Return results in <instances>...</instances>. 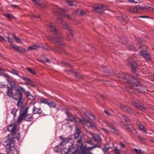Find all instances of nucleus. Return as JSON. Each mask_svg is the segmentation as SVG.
<instances>
[{"label": "nucleus", "instance_id": "f257e3e1", "mask_svg": "<svg viewBox=\"0 0 154 154\" xmlns=\"http://www.w3.org/2000/svg\"><path fill=\"white\" fill-rule=\"evenodd\" d=\"M122 78L126 80V82L129 84L131 88L136 90L142 93H147V90L146 87L139 86L135 83L130 81L129 80L131 79L132 77L126 74L124 76H122Z\"/></svg>", "mask_w": 154, "mask_h": 154}, {"label": "nucleus", "instance_id": "f03ea898", "mask_svg": "<svg viewBox=\"0 0 154 154\" xmlns=\"http://www.w3.org/2000/svg\"><path fill=\"white\" fill-rule=\"evenodd\" d=\"M68 148H63L62 150H61V152L62 154H66L69 152V154H74L75 153H78L79 149L78 147L76 145L75 147L73 146V144H72L71 147H69V145Z\"/></svg>", "mask_w": 154, "mask_h": 154}, {"label": "nucleus", "instance_id": "7ed1b4c3", "mask_svg": "<svg viewBox=\"0 0 154 154\" xmlns=\"http://www.w3.org/2000/svg\"><path fill=\"white\" fill-rule=\"evenodd\" d=\"M74 120L77 123L81 122L82 124L86 125L90 128H93L95 127V125L94 124L89 121L88 120L83 118L80 119L78 118H74Z\"/></svg>", "mask_w": 154, "mask_h": 154}, {"label": "nucleus", "instance_id": "20e7f679", "mask_svg": "<svg viewBox=\"0 0 154 154\" xmlns=\"http://www.w3.org/2000/svg\"><path fill=\"white\" fill-rule=\"evenodd\" d=\"M24 88L22 87H18L15 89L16 92L14 94L12 98L15 100H17L19 98L22 97V91H23Z\"/></svg>", "mask_w": 154, "mask_h": 154}, {"label": "nucleus", "instance_id": "39448f33", "mask_svg": "<svg viewBox=\"0 0 154 154\" xmlns=\"http://www.w3.org/2000/svg\"><path fill=\"white\" fill-rule=\"evenodd\" d=\"M3 145L8 149L13 147L14 146V143L13 140L7 137L5 139V141L3 143Z\"/></svg>", "mask_w": 154, "mask_h": 154}, {"label": "nucleus", "instance_id": "423d86ee", "mask_svg": "<svg viewBox=\"0 0 154 154\" xmlns=\"http://www.w3.org/2000/svg\"><path fill=\"white\" fill-rule=\"evenodd\" d=\"M97 147H99L98 146H94L92 147H87L86 146H81V149H79V152L77 153V154H79V152L80 151L81 154H87L89 150H91L94 148Z\"/></svg>", "mask_w": 154, "mask_h": 154}, {"label": "nucleus", "instance_id": "0eeeda50", "mask_svg": "<svg viewBox=\"0 0 154 154\" xmlns=\"http://www.w3.org/2000/svg\"><path fill=\"white\" fill-rule=\"evenodd\" d=\"M58 21L59 22H61L62 26L64 28L68 30V32L69 34V37H72L73 36V31L71 29H69V26L67 25V23L64 22L63 21L62 19L59 18H58Z\"/></svg>", "mask_w": 154, "mask_h": 154}, {"label": "nucleus", "instance_id": "6e6552de", "mask_svg": "<svg viewBox=\"0 0 154 154\" xmlns=\"http://www.w3.org/2000/svg\"><path fill=\"white\" fill-rule=\"evenodd\" d=\"M140 55L146 59L148 60H149L150 59V55L146 51V50L145 51L141 50L140 53Z\"/></svg>", "mask_w": 154, "mask_h": 154}, {"label": "nucleus", "instance_id": "1a4fd4ad", "mask_svg": "<svg viewBox=\"0 0 154 154\" xmlns=\"http://www.w3.org/2000/svg\"><path fill=\"white\" fill-rule=\"evenodd\" d=\"M28 109L27 108H25L23 111V113L21 114L19 116L17 122L18 123L20 122L23 119H25L24 116L25 114H26L27 113Z\"/></svg>", "mask_w": 154, "mask_h": 154}, {"label": "nucleus", "instance_id": "9d476101", "mask_svg": "<svg viewBox=\"0 0 154 154\" xmlns=\"http://www.w3.org/2000/svg\"><path fill=\"white\" fill-rule=\"evenodd\" d=\"M107 7L104 6L103 5H99L96 8L95 11L98 12H101L103 10H107Z\"/></svg>", "mask_w": 154, "mask_h": 154}, {"label": "nucleus", "instance_id": "9b49d317", "mask_svg": "<svg viewBox=\"0 0 154 154\" xmlns=\"http://www.w3.org/2000/svg\"><path fill=\"white\" fill-rule=\"evenodd\" d=\"M141 6L140 5H136V7L131 8L129 10V11L131 13H137L138 9H141Z\"/></svg>", "mask_w": 154, "mask_h": 154}, {"label": "nucleus", "instance_id": "f8f14e48", "mask_svg": "<svg viewBox=\"0 0 154 154\" xmlns=\"http://www.w3.org/2000/svg\"><path fill=\"white\" fill-rule=\"evenodd\" d=\"M16 128V125L15 124H11L8 126V130L9 131L13 133H14L15 132Z\"/></svg>", "mask_w": 154, "mask_h": 154}, {"label": "nucleus", "instance_id": "ddd939ff", "mask_svg": "<svg viewBox=\"0 0 154 154\" xmlns=\"http://www.w3.org/2000/svg\"><path fill=\"white\" fill-rule=\"evenodd\" d=\"M60 139L63 140V141L61 142L59 146H63L66 144L67 143L69 142V141L71 140V139L69 138H64L62 136H60Z\"/></svg>", "mask_w": 154, "mask_h": 154}, {"label": "nucleus", "instance_id": "4468645a", "mask_svg": "<svg viewBox=\"0 0 154 154\" xmlns=\"http://www.w3.org/2000/svg\"><path fill=\"white\" fill-rule=\"evenodd\" d=\"M7 95L9 97L12 98L14 94L12 92V88L11 87H7Z\"/></svg>", "mask_w": 154, "mask_h": 154}, {"label": "nucleus", "instance_id": "2eb2a0df", "mask_svg": "<svg viewBox=\"0 0 154 154\" xmlns=\"http://www.w3.org/2000/svg\"><path fill=\"white\" fill-rule=\"evenodd\" d=\"M23 92L28 98L30 100H32L33 99V97L30 94L29 91H26L24 89H23Z\"/></svg>", "mask_w": 154, "mask_h": 154}, {"label": "nucleus", "instance_id": "dca6fc26", "mask_svg": "<svg viewBox=\"0 0 154 154\" xmlns=\"http://www.w3.org/2000/svg\"><path fill=\"white\" fill-rule=\"evenodd\" d=\"M82 140L81 138H80V139L79 140L77 141V143H78V144H76L74 145H73V146L74 147H75L77 145V146L78 147V149H79H79H81V146H84L83 145L82 143Z\"/></svg>", "mask_w": 154, "mask_h": 154}, {"label": "nucleus", "instance_id": "f3484780", "mask_svg": "<svg viewBox=\"0 0 154 154\" xmlns=\"http://www.w3.org/2000/svg\"><path fill=\"white\" fill-rule=\"evenodd\" d=\"M121 108L124 111H126L130 113H131V112L132 111V109L131 108L125 106L123 105H122L121 106Z\"/></svg>", "mask_w": 154, "mask_h": 154}, {"label": "nucleus", "instance_id": "a211bd4d", "mask_svg": "<svg viewBox=\"0 0 154 154\" xmlns=\"http://www.w3.org/2000/svg\"><path fill=\"white\" fill-rule=\"evenodd\" d=\"M25 120L27 121H30L33 119L32 116L31 114L25 115L24 116Z\"/></svg>", "mask_w": 154, "mask_h": 154}, {"label": "nucleus", "instance_id": "6ab92c4d", "mask_svg": "<svg viewBox=\"0 0 154 154\" xmlns=\"http://www.w3.org/2000/svg\"><path fill=\"white\" fill-rule=\"evenodd\" d=\"M23 101V97L19 98V100L17 104V106L18 107L21 108L22 107Z\"/></svg>", "mask_w": 154, "mask_h": 154}, {"label": "nucleus", "instance_id": "aec40b11", "mask_svg": "<svg viewBox=\"0 0 154 154\" xmlns=\"http://www.w3.org/2000/svg\"><path fill=\"white\" fill-rule=\"evenodd\" d=\"M41 112L40 109L37 108L35 107H34L33 109V112L34 114H40Z\"/></svg>", "mask_w": 154, "mask_h": 154}, {"label": "nucleus", "instance_id": "412c9836", "mask_svg": "<svg viewBox=\"0 0 154 154\" xmlns=\"http://www.w3.org/2000/svg\"><path fill=\"white\" fill-rule=\"evenodd\" d=\"M48 26L51 29V31L54 32H56L57 31L56 28L55 26L53 24L50 23L49 24Z\"/></svg>", "mask_w": 154, "mask_h": 154}, {"label": "nucleus", "instance_id": "4be33fe9", "mask_svg": "<svg viewBox=\"0 0 154 154\" xmlns=\"http://www.w3.org/2000/svg\"><path fill=\"white\" fill-rule=\"evenodd\" d=\"M39 47V46L38 45H33L32 46H29L27 49L29 50H35L36 49Z\"/></svg>", "mask_w": 154, "mask_h": 154}, {"label": "nucleus", "instance_id": "5701e85b", "mask_svg": "<svg viewBox=\"0 0 154 154\" xmlns=\"http://www.w3.org/2000/svg\"><path fill=\"white\" fill-rule=\"evenodd\" d=\"M93 137L94 140L96 141L99 142L101 140L99 136L96 134H93Z\"/></svg>", "mask_w": 154, "mask_h": 154}, {"label": "nucleus", "instance_id": "b1692460", "mask_svg": "<svg viewBox=\"0 0 154 154\" xmlns=\"http://www.w3.org/2000/svg\"><path fill=\"white\" fill-rule=\"evenodd\" d=\"M34 3L39 5L41 6L42 8H44L46 7V6L45 5H43V6L42 4H41V3L40 2V0H32Z\"/></svg>", "mask_w": 154, "mask_h": 154}, {"label": "nucleus", "instance_id": "393cba45", "mask_svg": "<svg viewBox=\"0 0 154 154\" xmlns=\"http://www.w3.org/2000/svg\"><path fill=\"white\" fill-rule=\"evenodd\" d=\"M108 126L113 130H115L114 127L115 126V124L114 122H112L109 123L108 124Z\"/></svg>", "mask_w": 154, "mask_h": 154}, {"label": "nucleus", "instance_id": "a878e982", "mask_svg": "<svg viewBox=\"0 0 154 154\" xmlns=\"http://www.w3.org/2000/svg\"><path fill=\"white\" fill-rule=\"evenodd\" d=\"M131 65L132 70H133L136 69L137 66V64L134 61L131 64Z\"/></svg>", "mask_w": 154, "mask_h": 154}, {"label": "nucleus", "instance_id": "bb28decb", "mask_svg": "<svg viewBox=\"0 0 154 154\" xmlns=\"http://www.w3.org/2000/svg\"><path fill=\"white\" fill-rule=\"evenodd\" d=\"M50 107L54 108L56 107V105L53 102L49 101L47 104Z\"/></svg>", "mask_w": 154, "mask_h": 154}, {"label": "nucleus", "instance_id": "cd10ccee", "mask_svg": "<svg viewBox=\"0 0 154 154\" xmlns=\"http://www.w3.org/2000/svg\"><path fill=\"white\" fill-rule=\"evenodd\" d=\"M17 51L18 52H21V53H23L24 52L26 51V50L25 49L23 48H22L21 47H20V46H19L18 47V48L17 49Z\"/></svg>", "mask_w": 154, "mask_h": 154}, {"label": "nucleus", "instance_id": "c85d7f7f", "mask_svg": "<svg viewBox=\"0 0 154 154\" xmlns=\"http://www.w3.org/2000/svg\"><path fill=\"white\" fill-rule=\"evenodd\" d=\"M14 38L16 40L17 42L20 44L23 43L22 41L18 37H16L15 35H14Z\"/></svg>", "mask_w": 154, "mask_h": 154}, {"label": "nucleus", "instance_id": "c756f323", "mask_svg": "<svg viewBox=\"0 0 154 154\" xmlns=\"http://www.w3.org/2000/svg\"><path fill=\"white\" fill-rule=\"evenodd\" d=\"M139 128L143 132L145 133H147L146 129L142 125H139Z\"/></svg>", "mask_w": 154, "mask_h": 154}, {"label": "nucleus", "instance_id": "7c9ffc66", "mask_svg": "<svg viewBox=\"0 0 154 154\" xmlns=\"http://www.w3.org/2000/svg\"><path fill=\"white\" fill-rule=\"evenodd\" d=\"M50 39L52 40L53 41H54L56 43H57V45L58 44L60 45H61L60 42H59V40H60L59 38L56 39L53 37H51L50 38Z\"/></svg>", "mask_w": 154, "mask_h": 154}, {"label": "nucleus", "instance_id": "2f4dec72", "mask_svg": "<svg viewBox=\"0 0 154 154\" xmlns=\"http://www.w3.org/2000/svg\"><path fill=\"white\" fill-rule=\"evenodd\" d=\"M141 9H144L147 10L148 11H150L152 9V8H150L149 6H147L144 7H141Z\"/></svg>", "mask_w": 154, "mask_h": 154}, {"label": "nucleus", "instance_id": "473e14b6", "mask_svg": "<svg viewBox=\"0 0 154 154\" xmlns=\"http://www.w3.org/2000/svg\"><path fill=\"white\" fill-rule=\"evenodd\" d=\"M49 101L48 100L45 99H42L41 100V103H44L45 104H48Z\"/></svg>", "mask_w": 154, "mask_h": 154}, {"label": "nucleus", "instance_id": "72a5a7b5", "mask_svg": "<svg viewBox=\"0 0 154 154\" xmlns=\"http://www.w3.org/2000/svg\"><path fill=\"white\" fill-rule=\"evenodd\" d=\"M17 110L15 108H14L12 109V110L11 111V113L13 115L14 117H15L16 115V112L17 111Z\"/></svg>", "mask_w": 154, "mask_h": 154}, {"label": "nucleus", "instance_id": "f704fd0d", "mask_svg": "<svg viewBox=\"0 0 154 154\" xmlns=\"http://www.w3.org/2000/svg\"><path fill=\"white\" fill-rule=\"evenodd\" d=\"M134 150L137 154H143V152L140 149H138L136 148H134Z\"/></svg>", "mask_w": 154, "mask_h": 154}, {"label": "nucleus", "instance_id": "c9c22d12", "mask_svg": "<svg viewBox=\"0 0 154 154\" xmlns=\"http://www.w3.org/2000/svg\"><path fill=\"white\" fill-rule=\"evenodd\" d=\"M76 130L77 132L75 134V136H74L75 138V139L79 137V131L78 129L76 128Z\"/></svg>", "mask_w": 154, "mask_h": 154}, {"label": "nucleus", "instance_id": "e433bc0d", "mask_svg": "<svg viewBox=\"0 0 154 154\" xmlns=\"http://www.w3.org/2000/svg\"><path fill=\"white\" fill-rule=\"evenodd\" d=\"M115 154H121L120 153V150L115 148L114 150Z\"/></svg>", "mask_w": 154, "mask_h": 154}, {"label": "nucleus", "instance_id": "4c0bfd02", "mask_svg": "<svg viewBox=\"0 0 154 154\" xmlns=\"http://www.w3.org/2000/svg\"><path fill=\"white\" fill-rule=\"evenodd\" d=\"M11 73L14 74L18 76H20L19 75L17 71L15 69H13L11 71Z\"/></svg>", "mask_w": 154, "mask_h": 154}, {"label": "nucleus", "instance_id": "58836bf2", "mask_svg": "<svg viewBox=\"0 0 154 154\" xmlns=\"http://www.w3.org/2000/svg\"><path fill=\"white\" fill-rule=\"evenodd\" d=\"M5 15L7 17L9 18H11L14 17L12 15L9 13H6L5 14Z\"/></svg>", "mask_w": 154, "mask_h": 154}, {"label": "nucleus", "instance_id": "ea45409f", "mask_svg": "<svg viewBox=\"0 0 154 154\" xmlns=\"http://www.w3.org/2000/svg\"><path fill=\"white\" fill-rule=\"evenodd\" d=\"M11 45L12 47L13 48L16 50H17V49L18 48V47L19 46H17V45H15V44H13V45Z\"/></svg>", "mask_w": 154, "mask_h": 154}, {"label": "nucleus", "instance_id": "a19ab883", "mask_svg": "<svg viewBox=\"0 0 154 154\" xmlns=\"http://www.w3.org/2000/svg\"><path fill=\"white\" fill-rule=\"evenodd\" d=\"M54 150L56 152L61 151V149L59 148V146H56L54 149Z\"/></svg>", "mask_w": 154, "mask_h": 154}, {"label": "nucleus", "instance_id": "79ce46f5", "mask_svg": "<svg viewBox=\"0 0 154 154\" xmlns=\"http://www.w3.org/2000/svg\"><path fill=\"white\" fill-rule=\"evenodd\" d=\"M27 70L28 71L30 72H31V73L33 74H35V72L30 68H27Z\"/></svg>", "mask_w": 154, "mask_h": 154}, {"label": "nucleus", "instance_id": "37998d69", "mask_svg": "<svg viewBox=\"0 0 154 154\" xmlns=\"http://www.w3.org/2000/svg\"><path fill=\"white\" fill-rule=\"evenodd\" d=\"M111 147L109 146V144H106L105 146V147L104 149H105L106 150L108 151V150L111 148Z\"/></svg>", "mask_w": 154, "mask_h": 154}, {"label": "nucleus", "instance_id": "c03bdc74", "mask_svg": "<svg viewBox=\"0 0 154 154\" xmlns=\"http://www.w3.org/2000/svg\"><path fill=\"white\" fill-rule=\"evenodd\" d=\"M8 39L9 42L12 43L13 42V39L9 37H6Z\"/></svg>", "mask_w": 154, "mask_h": 154}, {"label": "nucleus", "instance_id": "a18cd8bd", "mask_svg": "<svg viewBox=\"0 0 154 154\" xmlns=\"http://www.w3.org/2000/svg\"><path fill=\"white\" fill-rule=\"evenodd\" d=\"M62 65L64 66H67L69 67L71 66L69 63H66L65 62H62Z\"/></svg>", "mask_w": 154, "mask_h": 154}, {"label": "nucleus", "instance_id": "49530a36", "mask_svg": "<svg viewBox=\"0 0 154 154\" xmlns=\"http://www.w3.org/2000/svg\"><path fill=\"white\" fill-rule=\"evenodd\" d=\"M66 2L68 4L69 6H72L74 5L73 3V2L71 1H67Z\"/></svg>", "mask_w": 154, "mask_h": 154}, {"label": "nucleus", "instance_id": "de8ad7c7", "mask_svg": "<svg viewBox=\"0 0 154 154\" xmlns=\"http://www.w3.org/2000/svg\"><path fill=\"white\" fill-rule=\"evenodd\" d=\"M56 8H57V10H59V11H59V12L63 11H64L63 9H62L59 6H57Z\"/></svg>", "mask_w": 154, "mask_h": 154}, {"label": "nucleus", "instance_id": "09e8293b", "mask_svg": "<svg viewBox=\"0 0 154 154\" xmlns=\"http://www.w3.org/2000/svg\"><path fill=\"white\" fill-rule=\"evenodd\" d=\"M120 145H121V147L123 148H124L126 145L124 143L122 142H121L120 143Z\"/></svg>", "mask_w": 154, "mask_h": 154}, {"label": "nucleus", "instance_id": "8fccbe9b", "mask_svg": "<svg viewBox=\"0 0 154 154\" xmlns=\"http://www.w3.org/2000/svg\"><path fill=\"white\" fill-rule=\"evenodd\" d=\"M129 49L131 50H135L136 48L135 47H134L132 46H130L129 48Z\"/></svg>", "mask_w": 154, "mask_h": 154}, {"label": "nucleus", "instance_id": "3c124183", "mask_svg": "<svg viewBox=\"0 0 154 154\" xmlns=\"http://www.w3.org/2000/svg\"><path fill=\"white\" fill-rule=\"evenodd\" d=\"M102 150L104 152V154H110L109 152H108L107 151H106V150H105V149H103Z\"/></svg>", "mask_w": 154, "mask_h": 154}, {"label": "nucleus", "instance_id": "603ef678", "mask_svg": "<svg viewBox=\"0 0 154 154\" xmlns=\"http://www.w3.org/2000/svg\"><path fill=\"white\" fill-rule=\"evenodd\" d=\"M32 17H34L35 18H37V20H39L40 19V18L38 16H36L34 15L33 14V15H32Z\"/></svg>", "mask_w": 154, "mask_h": 154}, {"label": "nucleus", "instance_id": "864d4df0", "mask_svg": "<svg viewBox=\"0 0 154 154\" xmlns=\"http://www.w3.org/2000/svg\"><path fill=\"white\" fill-rule=\"evenodd\" d=\"M22 78L25 81H30L29 79L28 78L26 77H22Z\"/></svg>", "mask_w": 154, "mask_h": 154}, {"label": "nucleus", "instance_id": "5fc2aeb1", "mask_svg": "<svg viewBox=\"0 0 154 154\" xmlns=\"http://www.w3.org/2000/svg\"><path fill=\"white\" fill-rule=\"evenodd\" d=\"M40 61L44 63H45L48 62H49V60L48 59H46L44 61H42V60H41Z\"/></svg>", "mask_w": 154, "mask_h": 154}, {"label": "nucleus", "instance_id": "6e6d98bb", "mask_svg": "<svg viewBox=\"0 0 154 154\" xmlns=\"http://www.w3.org/2000/svg\"><path fill=\"white\" fill-rule=\"evenodd\" d=\"M102 130L103 132H104L106 133H108V131L107 130H106L105 128H102Z\"/></svg>", "mask_w": 154, "mask_h": 154}, {"label": "nucleus", "instance_id": "4d7b16f0", "mask_svg": "<svg viewBox=\"0 0 154 154\" xmlns=\"http://www.w3.org/2000/svg\"><path fill=\"white\" fill-rule=\"evenodd\" d=\"M11 6L13 8H16L17 9H18L19 8V7L17 5H12Z\"/></svg>", "mask_w": 154, "mask_h": 154}, {"label": "nucleus", "instance_id": "13d9d810", "mask_svg": "<svg viewBox=\"0 0 154 154\" xmlns=\"http://www.w3.org/2000/svg\"><path fill=\"white\" fill-rule=\"evenodd\" d=\"M104 112L108 116H110L111 115L110 113L107 111H105Z\"/></svg>", "mask_w": 154, "mask_h": 154}, {"label": "nucleus", "instance_id": "bf43d9fd", "mask_svg": "<svg viewBox=\"0 0 154 154\" xmlns=\"http://www.w3.org/2000/svg\"><path fill=\"white\" fill-rule=\"evenodd\" d=\"M137 105H138V107H139V108L140 109H143V107L142 106H140V105H139L138 104H137ZM137 106H138L137 105H136Z\"/></svg>", "mask_w": 154, "mask_h": 154}, {"label": "nucleus", "instance_id": "052dcab7", "mask_svg": "<svg viewBox=\"0 0 154 154\" xmlns=\"http://www.w3.org/2000/svg\"><path fill=\"white\" fill-rule=\"evenodd\" d=\"M4 38L3 37L1 36L0 35V41L2 42L4 41Z\"/></svg>", "mask_w": 154, "mask_h": 154}, {"label": "nucleus", "instance_id": "680f3d73", "mask_svg": "<svg viewBox=\"0 0 154 154\" xmlns=\"http://www.w3.org/2000/svg\"><path fill=\"white\" fill-rule=\"evenodd\" d=\"M139 17L142 18H148V17L146 16H143Z\"/></svg>", "mask_w": 154, "mask_h": 154}, {"label": "nucleus", "instance_id": "e2e57ef3", "mask_svg": "<svg viewBox=\"0 0 154 154\" xmlns=\"http://www.w3.org/2000/svg\"><path fill=\"white\" fill-rule=\"evenodd\" d=\"M124 117V119H125V121H128L127 118L126 116H123Z\"/></svg>", "mask_w": 154, "mask_h": 154}, {"label": "nucleus", "instance_id": "0e129e2a", "mask_svg": "<svg viewBox=\"0 0 154 154\" xmlns=\"http://www.w3.org/2000/svg\"><path fill=\"white\" fill-rule=\"evenodd\" d=\"M81 14L82 15H85V12H82V11H81Z\"/></svg>", "mask_w": 154, "mask_h": 154}, {"label": "nucleus", "instance_id": "69168bd1", "mask_svg": "<svg viewBox=\"0 0 154 154\" xmlns=\"http://www.w3.org/2000/svg\"><path fill=\"white\" fill-rule=\"evenodd\" d=\"M128 1H129V2H132V3L135 2V1H134L133 0H128Z\"/></svg>", "mask_w": 154, "mask_h": 154}, {"label": "nucleus", "instance_id": "338daca9", "mask_svg": "<svg viewBox=\"0 0 154 154\" xmlns=\"http://www.w3.org/2000/svg\"><path fill=\"white\" fill-rule=\"evenodd\" d=\"M5 85H3L2 84V85H1V87H2V88H5Z\"/></svg>", "mask_w": 154, "mask_h": 154}, {"label": "nucleus", "instance_id": "774afa93", "mask_svg": "<svg viewBox=\"0 0 154 154\" xmlns=\"http://www.w3.org/2000/svg\"><path fill=\"white\" fill-rule=\"evenodd\" d=\"M120 124L122 126H123V125H124V124L122 122H121V123H120Z\"/></svg>", "mask_w": 154, "mask_h": 154}]
</instances>
